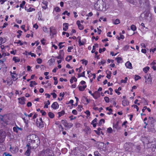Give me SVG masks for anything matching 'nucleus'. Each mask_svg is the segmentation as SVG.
I'll return each mask as SVG.
<instances>
[{
	"label": "nucleus",
	"mask_w": 156,
	"mask_h": 156,
	"mask_svg": "<svg viewBox=\"0 0 156 156\" xmlns=\"http://www.w3.org/2000/svg\"><path fill=\"white\" fill-rule=\"evenodd\" d=\"M52 151L49 149L43 150L40 153V156H51Z\"/></svg>",
	"instance_id": "2"
},
{
	"label": "nucleus",
	"mask_w": 156,
	"mask_h": 156,
	"mask_svg": "<svg viewBox=\"0 0 156 156\" xmlns=\"http://www.w3.org/2000/svg\"><path fill=\"white\" fill-rule=\"evenodd\" d=\"M26 2L25 1H23L22 3L20 4V6L21 8H23V6L24 5Z\"/></svg>",
	"instance_id": "46"
},
{
	"label": "nucleus",
	"mask_w": 156,
	"mask_h": 156,
	"mask_svg": "<svg viewBox=\"0 0 156 156\" xmlns=\"http://www.w3.org/2000/svg\"><path fill=\"white\" fill-rule=\"evenodd\" d=\"M120 22V20L119 19H116L115 20L114 22H113L115 24H117L119 23Z\"/></svg>",
	"instance_id": "39"
},
{
	"label": "nucleus",
	"mask_w": 156,
	"mask_h": 156,
	"mask_svg": "<svg viewBox=\"0 0 156 156\" xmlns=\"http://www.w3.org/2000/svg\"><path fill=\"white\" fill-rule=\"evenodd\" d=\"M10 73L12 79L14 81H16L18 79V78L17 77V76H16L15 75H12V73L11 71L10 72Z\"/></svg>",
	"instance_id": "28"
},
{
	"label": "nucleus",
	"mask_w": 156,
	"mask_h": 156,
	"mask_svg": "<svg viewBox=\"0 0 156 156\" xmlns=\"http://www.w3.org/2000/svg\"><path fill=\"white\" fill-rule=\"evenodd\" d=\"M41 112L42 113V115H45L46 114V113L43 110H41Z\"/></svg>",
	"instance_id": "60"
},
{
	"label": "nucleus",
	"mask_w": 156,
	"mask_h": 156,
	"mask_svg": "<svg viewBox=\"0 0 156 156\" xmlns=\"http://www.w3.org/2000/svg\"><path fill=\"white\" fill-rule=\"evenodd\" d=\"M62 123L66 127L68 126V123H67V121L66 120H62Z\"/></svg>",
	"instance_id": "21"
},
{
	"label": "nucleus",
	"mask_w": 156,
	"mask_h": 156,
	"mask_svg": "<svg viewBox=\"0 0 156 156\" xmlns=\"http://www.w3.org/2000/svg\"><path fill=\"white\" fill-rule=\"evenodd\" d=\"M84 131L87 134L90 133V129L88 126H86L84 129Z\"/></svg>",
	"instance_id": "18"
},
{
	"label": "nucleus",
	"mask_w": 156,
	"mask_h": 156,
	"mask_svg": "<svg viewBox=\"0 0 156 156\" xmlns=\"http://www.w3.org/2000/svg\"><path fill=\"white\" fill-rule=\"evenodd\" d=\"M30 139L29 141V143L31 142H35V140L36 139V135L33 134L30 135L29 136Z\"/></svg>",
	"instance_id": "8"
},
{
	"label": "nucleus",
	"mask_w": 156,
	"mask_h": 156,
	"mask_svg": "<svg viewBox=\"0 0 156 156\" xmlns=\"http://www.w3.org/2000/svg\"><path fill=\"white\" fill-rule=\"evenodd\" d=\"M55 10L56 12H59L60 11L61 9L59 7H56L55 8Z\"/></svg>",
	"instance_id": "51"
},
{
	"label": "nucleus",
	"mask_w": 156,
	"mask_h": 156,
	"mask_svg": "<svg viewBox=\"0 0 156 156\" xmlns=\"http://www.w3.org/2000/svg\"><path fill=\"white\" fill-rule=\"evenodd\" d=\"M140 78H141V77L139 76H138L137 75H135L134 79L135 81H136V80H138L140 79Z\"/></svg>",
	"instance_id": "44"
},
{
	"label": "nucleus",
	"mask_w": 156,
	"mask_h": 156,
	"mask_svg": "<svg viewBox=\"0 0 156 156\" xmlns=\"http://www.w3.org/2000/svg\"><path fill=\"white\" fill-rule=\"evenodd\" d=\"M6 136L5 132L2 130H0V143H2L5 141Z\"/></svg>",
	"instance_id": "5"
},
{
	"label": "nucleus",
	"mask_w": 156,
	"mask_h": 156,
	"mask_svg": "<svg viewBox=\"0 0 156 156\" xmlns=\"http://www.w3.org/2000/svg\"><path fill=\"white\" fill-rule=\"evenodd\" d=\"M49 117L51 119H53L54 118L55 115L52 112H49L48 113Z\"/></svg>",
	"instance_id": "27"
},
{
	"label": "nucleus",
	"mask_w": 156,
	"mask_h": 156,
	"mask_svg": "<svg viewBox=\"0 0 156 156\" xmlns=\"http://www.w3.org/2000/svg\"><path fill=\"white\" fill-rule=\"evenodd\" d=\"M129 46L128 45H126L123 47V49L124 50H127L129 49Z\"/></svg>",
	"instance_id": "63"
},
{
	"label": "nucleus",
	"mask_w": 156,
	"mask_h": 156,
	"mask_svg": "<svg viewBox=\"0 0 156 156\" xmlns=\"http://www.w3.org/2000/svg\"><path fill=\"white\" fill-rule=\"evenodd\" d=\"M104 99L106 102L108 103L109 102V99L108 97H105Z\"/></svg>",
	"instance_id": "45"
},
{
	"label": "nucleus",
	"mask_w": 156,
	"mask_h": 156,
	"mask_svg": "<svg viewBox=\"0 0 156 156\" xmlns=\"http://www.w3.org/2000/svg\"><path fill=\"white\" fill-rule=\"evenodd\" d=\"M95 51V46H93V49L91 51V53H94Z\"/></svg>",
	"instance_id": "64"
},
{
	"label": "nucleus",
	"mask_w": 156,
	"mask_h": 156,
	"mask_svg": "<svg viewBox=\"0 0 156 156\" xmlns=\"http://www.w3.org/2000/svg\"><path fill=\"white\" fill-rule=\"evenodd\" d=\"M106 5L103 0H98L95 3L94 8L98 10H103L106 9Z\"/></svg>",
	"instance_id": "1"
},
{
	"label": "nucleus",
	"mask_w": 156,
	"mask_h": 156,
	"mask_svg": "<svg viewBox=\"0 0 156 156\" xmlns=\"http://www.w3.org/2000/svg\"><path fill=\"white\" fill-rule=\"evenodd\" d=\"M59 105L57 102H54L51 105V107L54 109H57L58 108Z\"/></svg>",
	"instance_id": "11"
},
{
	"label": "nucleus",
	"mask_w": 156,
	"mask_h": 156,
	"mask_svg": "<svg viewBox=\"0 0 156 156\" xmlns=\"http://www.w3.org/2000/svg\"><path fill=\"white\" fill-rule=\"evenodd\" d=\"M14 43H17V44H20V45H22L23 44V43L21 42V41L20 40H19L17 42H15Z\"/></svg>",
	"instance_id": "56"
},
{
	"label": "nucleus",
	"mask_w": 156,
	"mask_h": 156,
	"mask_svg": "<svg viewBox=\"0 0 156 156\" xmlns=\"http://www.w3.org/2000/svg\"><path fill=\"white\" fill-rule=\"evenodd\" d=\"M87 85H84L83 86H80L79 87V89L80 91H83L85 89Z\"/></svg>",
	"instance_id": "24"
},
{
	"label": "nucleus",
	"mask_w": 156,
	"mask_h": 156,
	"mask_svg": "<svg viewBox=\"0 0 156 156\" xmlns=\"http://www.w3.org/2000/svg\"><path fill=\"white\" fill-rule=\"evenodd\" d=\"M38 139H36L35 142H31L27 144V146H29L32 149H36L38 146V143H39Z\"/></svg>",
	"instance_id": "3"
},
{
	"label": "nucleus",
	"mask_w": 156,
	"mask_h": 156,
	"mask_svg": "<svg viewBox=\"0 0 156 156\" xmlns=\"http://www.w3.org/2000/svg\"><path fill=\"white\" fill-rule=\"evenodd\" d=\"M73 49V47H68L67 51L68 52H71V50Z\"/></svg>",
	"instance_id": "59"
},
{
	"label": "nucleus",
	"mask_w": 156,
	"mask_h": 156,
	"mask_svg": "<svg viewBox=\"0 0 156 156\" xmlns=\"http://www.w3.org/2000/svg\"><path fill=\"white\" fill-rule=\"evenodd\" d=\"M38 20H42L41 17H42V14H41V11H39L38 13Z\"/></svg>",
	"instance_id": "29"
},
{
	"label": "nucleus",
	"mask_w": 156,
	"mask_h": 156,
	"mask_svg": "<svg viewBox=\"0 0 156 156\" xmlns=\"http://www.w3.org/2000/svg\"><path fill=\"white\" fill-rule=\"evenodd\" d=\"M148 131L149 132H151L154 133L155 132V129L154 128V126H148Z\"/></svg>",
	"instance_id": "9"
},
{
	"label": "nucleus",
	"mask_w": 156,
	"mask_h": 156,
	"mask_svg": "<svg viewBox=\"0 0 156 156\" xmlns=\"http://www.w3.org/2000/svg\"><path fill=\"white\" fill-rule=\"evenodd\" d=\"M43 30L45 32H48V31L47 30V28L45 27H44L43 28Z\"/></svg>",
	"instance_id": "58"
},
{
	"label": "nucleus",
	"mask_w": 156,
	"mask_h": 156,
	"mask_svg": "<svg viewBox=\"0 0 156 156\" xmlns=\"http://www.w3.org/2000/svg\"><path fill=\"white\" fill-rule=\"evenodd\" d=\"M72 58L73 57L71 55H69L66 58V60L68 62H69L72 59Z\"/></svg>",
	"instance_id": "32"
},
{
	"label": "nucleus",
	"mask_w": 156,
	"mask_h": 156,
	"mask_svg": "<svg viewBox=\"0 0 156 156\" xmlns=\"http://www.w3.org/2000/svg\"><path fill=\"white\" fill-rule=\"evenodd\" d=\"M0 119L1 122L2 124H5L7 125L8 123V118L7 115H0Z\"/></svg>",
	"instance_id": "4"
},
{
	"label": "nucleus",
	"mask_w": 156,
	"mask_h": 156,
	"mask_svg": "<svg viewBox=\"0 0 156 156\" xmlns=\"http://www.w3.org/2000/svg\"><path fill=\"white\" fill-rule=\"evenodd\" d=\"M105 122V121L104 119H100L98 125L99 126H100V125H102V124L103 123H104Z\"/></svg>",
	"instance_id": "35"
},
{
	"label": "nucleus",
	"mask_w": 156,
	"mask_h": 156,
	"mask_svg": "<svg viewBox=\"0 0 156 156\" xmlns=\"http://www.w3.org/2000/svg\"><path fill=\"white\" fill-rule=\"evenodd\" d=\"M129 104V102L126 100H124L122 101V105L124 106L128 105Z\"/></svg>",
	"instance_id": "17"
},
{
	"label": "nucleus",
	"mask_w": 156,
	"mask_h": 156,
	"mask_svg": "<svg viewBox=\"0 0 156 156\" xmlns=\"http://www.w3.org/2000/svg\"><path fill=\"white\" fill-rule=\"evenodd\" d=\"M72 113L74 115H76L77 114V112L76 110H73L72 111Z\"/></svg>",
	"instance_id": "57"
},
{
	"label": "nucleus",
	"mask_w": 156,
	"mask_h": 156,
	"mask_svg": "<svg viewBox=\"0 0 156 156\" xmlns=\"http://www.w3.org/2000/svg\"><path fill=\"white\" fill-rule=\"evenodd\" d=\"M132 107H133L134 108H136V109L137 111H138L139 110V107L136 105H133L132 106Z\"/></svg>",
	"instance_id": "53"
},
{
	"label": "nucleus",
	"mask_w": 156,
	"mask_h": 156,
	"mask_svg": "<svg viewBox=\"0 0 156 156\" xmlns=\"http://www.w3.org/2000/svg\"><path fill=\"white\" fill-rule=\"evenodd\" d=\"M22 128L19 127L17 125H16V126L13 127V131L16 133H18V130L22 131Z\"/></svg>",
	"instance_id": "14"
},
{
	"label": "nucleus",
	"mask_w": 156,
	"mask_h": 156,
	"mask_svg": "<svg viewBox=\"0 0 156 156\" xmlns=\"http://www.w3.org/2000/svg\"><path fill=\"white\" fill-rule=\"evenodd\" d=\"M107 132L109 133H111L112 131V129L110 127L108 128L107 129Z\"/></svg>",
	"instance_id": "42"
},
{
	"label": "nucleus",
	"mask_w": 156,
	"mask_h": 156,
	"mask_svg": "<svg viewBox=\"0 0 156 156\" xmlns=\"http://www.w3.org/2000/svg\"><path fill=\"white\" fill-rule=\"evenodd\" d=\"M69 24L67 23H65L63 24V30L65 31H66L68 29Z\"/></svg>",
	"instance_id": "15"
},
{
	"label": "nucleus",
	"mask_w": 156,
	"mask_h": 156,
	"mask_svg": "<svg viewBox=\"0 0 156 156\" xmlns=\"http://www.w3.org/2000/svg\"><path fill=\"white\" fill-rule=\"evenodd\" d=\"M36 123L37 127L40 128L44 126V124L41 118H40L38 119H37Z\"/></svg>",
	"instance_id": "6"
},
{
	"label": "nucleus",
	"mask_w": 156,
	"mask_h": 156,
	"mask_svg": "<svg viewBox=\"0 0 156 156\" xmlns=\"http://www.w3.org/2000/svg\"><path fill=\"white\" fill-rule=\"evenodd\" d=\"M26 146L27 147V149L25 152V154L27 156H29L30 153V150L32 149L29 146H27V145Z\"/></svg>",
	"instance_id": "10"
},
{
	"label": "nucleus",
	"mask_w": 156,
	"mask_h": 156,
	"mask_svg": "<svg viewBox=\"0 0 156 156\" xmlns=\"http://www.w3.org/2000/svg\"><path fill=\"white\" fill-rule=\"evenodd\" d=\"M131 29L133 31H135L136 30V27L134 25H132L131 26Z\"/></svg>",
	"instance_id": "37"
},
{
	"label": "nucleus",
	"mask_w": 156,
	"mask_h": 156,
	"mask_svg": "<svg viewBox=\"0 0 156 156\" xmlns=\"http://www.w3.org/2000/svg\"><path fill=\"white\" fill-rule=\"evenodd\" d=\"M147 77V79L149 80V81L150 82H151L152 81L151 75L150 74L149 75L147 74L144 76V78L145 79H146Z\"/></svg>",
	"instance_id": "23"
},
{
	"label": "nucleus",
	"mask_w": 156,
	"mask_h": 156,
	"mask_svg": "<svg viewBox=\"0 0 156 156\" xmlns=\"http://www.w3.org/2000/svg\"><path fill=\"white\" fill-rule=\"evenodd\" d=\"M25 98L24 97L19 98L18 100H19V103L22 105H24L25 104Z\"/></svg>",
	"instance_id": "13"
},
{
	"label": "nucleus",
	"mask_w": 156,
	"mask_h": 156,
	"mask_svg": "<svg viewBox=\"0 0 156 156\" xmlns=\"http://www.w3.org/2000/svg\"><path fill=\"white\" fill-rule=\"evenodd\" d=\"M82 106L81 105H79L77 107V110L79 112H81V108Z\"/></svg>",
	"instance_id": "47"
},
{
	"label": "nucleus",
	"mask_w": 156,
	"mask_h": 156,
	"mask_svg": "<svg viewBox=\"0 0 156 156\" xmlns=\"http://www.w3.org/2000/svg\"><path fill=\"white\" fill-rule=\"evenodd\" d=\"M115 60L117 61L118 63L120 62V61L122 60V58L120 57H118L116 58Z\"/></svg>",
	"instance_id": "38"
},
{
	"label": "nucleus",
	"mask_w": 156,
	"mask_h": 156,
	"mask_svg": "<svg viewBox=\"0 0 156 156\" xmlns=\"http://www.w3.org/2000/svg\"><path fill=\"white\" fill-rule=\"evenodd\" d=\"M105 63V60L103 59L102 60L101 62H98V64L99 65H100L101 64H104Z\"/></svg>",
	"instance_id": "40"
},
{
	"label": "nucleus",
	"mask_w": 156,
	"mask_h": 156,
	"mask_svg": "<svg viewBox=\"0 0 156 156\" xmlns=\"http://www.w3.org/2000/svg\"><path fill=\"white\" fill-rule=\"evenodd\" d=\"M56 58L58 59H62L63 58V57L60 55L58 56H57Z\"/></svg>",
	"instance_id": "52"
},
{
	"label": "nucleus",
	"mask_w": 156,
	"mask_h": 156,
	"mask_svg": "<svg viewBox=\"0 0 156 156\" xmlns=\"http://www.w3.org/2000/svg\"><path fill=\"white\" fill-rule=\"evenodd\" d=\"M155 120L153 117H149L148 119V126H154Z\"/></svg>",
	"instance_id": "7"
},
{
	"label": "nucleus",
	"mask_w": 156,
	"mask_h": 156,
	"mask_svg": "<svg viewBox=\"0 0 156 156\" xmlns=\"http://www.w3.org/2000/svg\"><path fill=\"white\" fill-rule=\"evenodd\" d=\"M37 62L38 64H41L42 63V59L40 58H38L37 60Z\"/></svg>",
	"instance_id": "50"
},
{
	"label": "nucleus",
	"mask_w": 156,
	"mask_h": 156,
	"mask_svg": "<svg viewBox=\"0 0 156 156\" xmlns=\"http://www.w3.org/2000/svg\"><path fill=\"white\" fill-rule=\"evenodd\" d=\"M35 10V9L32 8H30L29 9H28L27 10V11L28 12H31L33 11H34Z\"/></svg>",
	"instance_id": "48"
},
{
	"label": "nucleus",
	"mask_w": 156,
	"mask_h": 156,
	"mask_svg": "<svg viewBox=\"0 0 156 156\" xmlns=\"http://www.w3.org/2000/svg\"><path fill=\"white\" fill-rule=\"evenodd\" d=\"M59 55H61L62 56H63V57L64 55V52L62 50H61L60 51H59Z\"/></svg>",
	"instance_id": "55"
},
{
	"label": "nucleus",
	"mask_w": 156,
	"mask_h": 156,
	"mask_svg": "<svg viewBox=\"0 0 156 156\" xmlns=\"http://www.w3.org/2000/svg\"><path fill=\"white\" fill-rule=\"evenodd\" d=\"M50 32L51 34H52L53 35L56 34V30L53 27H50Z\"/></svg>",
	"instance_id": "19"
},
{
	"label": "nucleus",
	"mask_w": 156,
	"mask_h": 156,
	"mask_svg": "<svg viewBox=\"0 0 156 156\" xmlns=\"http://www.w3.org/2000/svg\"><path fill=\"white\" fill-rule=\"evenodd\" d=\"M64 42H60L59 44H58V46H59V49H61L62 48H63V47H64V45H62V44H63L64 43Z\"/></svg>",
	"instance_id": "43"
},
{
	"label": "nucleus",
	"mask_w": 156,
	"mask_h": 156,
	"mask_svg": "<svg viewBox=\"0 0 156 156\" xmlns=\"http://www.w3.org/2000/svg\"><path fill=\"white\" fill-rule=\"evenodd\" d=\"M99 154H101L97 151H95L94 152V156H97L99 155Z\"/></svg>",
	"instance_id": "49"
},
{
	"label": "nucleus",
	"mask_w": 156,
	"mask_h": 156,
	"mask_svg": "<svg viewBox=\"0 0 156 156\" xmlns=\"http://www.w3.org/2000/svg\"><path fill=\"white\" fill-rule=\"evenodd\" d=\"M50 102L49 100H48L47 102H44L45 105L44 106V108H48V105L50 104Z\"/></svg>",
	"instance_id": "26"
},
{
	"label": "nucleus",
	"mask_w": 156,
	"mask_h": 156,
	"mask_svg": "<svg viewBox=\"0 0 156 156\" xmlns=\"http://www.w3.org/2000/svg\"><path fill=\"white\" fill-rule=\"evenodd\" d=\"M22 119H23L24 123H25L26 125L27 126L29 122V120L30 119V118H29V119H28L27 118H26L25 117H22Z\"/></svg>",
	"instance_id": "20"
},
{
	"label": "nucleus",
	"mask_w": 156,
	"mask_h": 156,
	"mask_svg": "<svg viewBox=\"0 0 156 156\" xmlns=\"http://www.w3.org/2000/svg\"><path fill=\"white\" fill-rule=\"evenodd\" d=\"M78 27L79 28L80 30H82L83 29V26L82 24L79 25Z\"/></svg>",
	"instance_id": "62"
},
{
	"label": "nucleus",
	"mask_w": 156,
	"mask_h": 156,
	"mask_svg": "<svg viewBox=\"0 0 156 156\" xmlns=\"http://www.w3.org/2000/svg\"><path fill=\"white\" fill-rule=\"evenodd\" d=\"M81 61H82V63L84 64L85 66H86L87 64V61L86 60H82Z\"/></svg>",
	"instance_id": "61"
},
{
	"label": "nucleus",
	"mask_w": 156,
	"mask_h": 156,
	"mask_svg": "<svg viewBox=\"0 0 156 156\" xmlns=\"http://www.w3.org/2000/svg\"><path fill=\"white\" fill-rule=\"evenodd\" d=\"M48 2L45 1H43L42 2L41 5L42 8L45 9L47 7Z\"/></svg>",
	"instance_id": "12"
},
{
	"label": "nucleus",
	"mask_w": 156,
	"mask_h": 156,
	"mask_svg": "<svg viewBox=\"0 0 156 156\" xmlns=\"http://www.w3.org/2000/svg\"><path fill=\"white\" fill-rule=\"evenodd\" d=\"M65 112L64 110H62L61 112L58 113V117H60L65 114Z\"/></svg>",
	"instance_id": "30"
},
{
	"label": "nucleus",
	"mask_w": 156,
	"mask_h": 156,
	"mask_svg": "<svg viewBox=\"0 0 156 156\" xmlns=\"http://www.w3.org/2000/svg\"><path fill=\"white\" fill-rule=\"evenodd\" d=\"M125 65L126 67L128 68H129L130 69H132V64L129 61L127 62L125 64Z\"/></svg>",
	"instance_id": "16"
},
{
	"label": "nucleus",
	"mask_w": 156,
	"mask_h": 156,
	"mask_svg": "<svg viewBox=\"0 0 156 156\" xmlns=\"http://www.w3.org/2000/svg\"><path fill=\"white\" fill-rule=\"evenodd\" d=\"M150 68L148 66H147L143 68V70L146 73H147L148 71L149 70Z\"/></svg>",
	"instance_id": "33"
},
{
	"label": "nucleus",
	"mask_w": 156,
	"mask_h": 156,
	"mask_svg": "<svg viewBox=\"0 0 156 156\" xmlns=\"http://www.w3.org/2000/svg\"><path fill=\"white\" fill-rule=\"evenodd\" d=\"M128 80V78L127 77H125V80H121V83H126L127 82V81Z\"/></svg>",
	"instance_id": "41"
},
{
	"label": "nucleus",
	"mask_w": 156,
	"mask_h": 156,
	"mask_svg": "<svg viewBox=\"0 0 156 156\" xmlns=\"http://www.w3.org/2000/svg\"><path fill=\"white\" fill-rule=\"evenodd\" d=\"M74 81V82H76L77 81V79L75 76L72 77H71L70 80V82L72 83H73V81Z\"/></svg>",
	"instance_id": "25"
},
{
	"label": "nucleus",
	"mask_w": 156,
	"mask_h": 156,
	"mask_svg": "<svg viewBox=\"0 0 156 156\" xmlns=\"http://www.w3.org/2000/svg\"><path fill=\"white\" fill-rule=\"evenodd\" d=\"M12 60L14 61L15 63H16L17 62H19L20 61V59H18L16 57H14L13 58Z\"/></svg>",
	"instance_id": "31"
},
{
	"label": "nucleus",
	"mask_w": 156,
	"mask_h": 156,
	"mask_svg": "<svg viewBox=\"0 0 156 156\" xmlns=\"http://www.w3.org/2000/svg\"><path fill=\"white\" fill-rule=\"evenodd\" d=\"M51 95H52L53 96V98H56L57 97V95L55 93H52L51 94Z\"/></svg>",
	"instance_id": "54"
},
{
	"label": "nucleus",
	"mask_w": 156,
	"mask_h": 156,
	"mask_svg": "<svg viewBox=\"0 0 156 156\" xmlns=\"http://www.w3.org/2000/svg\"><path fill=\"white\" fill-rule=\"evenodd\" d=\"M17 32L19 34V35H17V37L18 38H19L20 37L21 35V34L22 33V31L20 30H19Z\"/></svg>",
	"instance_id": "36"
},
{
	"label": "nucleus",
	"mask_w": 156,
	"mask_h": 156,
	"mask_svg": "<svg viewBox=\"0 0 156 156\" xmlns=\"http://www.w3.org/2000/svg\"><path fill=\"white\" fill-rule=\"evenodd\" d=\"M119 122H117L115 124H113V128L117 129L118 127Z\"/></svg>",
	"instance_id": "34"
},
{
	"label": "nucleus",
	"mask_w": 156,
	"mask_h": 156,
	"mask_svg": "<svg viewBox=\"0 0 156 156\" xmlns=\"http://www.w3.org/2000/svg\"><path fill=\"white\" fill-rule=\"evenodd\" d=\"M139 3L140 5H142V4L144 3L146 4L147 5H148V0H139Z\"/></svg>",
	"instance_id": "22"
}]
</instances>
